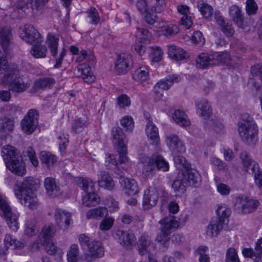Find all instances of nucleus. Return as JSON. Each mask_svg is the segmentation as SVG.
Here are the masks:
<instances>
[{
  "mask_svg": "<svg viewBox=\"0 0 262 262\" xmlns=\"http://www.w3.org/2000/svg\"><path fill=\"white\" fill-rule=\"evenodd\" d=\"M37 183L32 177H27L21 182H17L15 185V194L22 205L30 209L37 208L38 202L34 191Z\"/></svg>",
  "mask_w": 262,
  "mask_h": 262,
  "instance_id": "nucleus-1",
  "label": "nucleus"
},
{
  "mask_svg": "<svg viewBox=\"0 0 262 262\" xmlns=\"http://www.w3.org/2000/svg\"><path fill=\"white\" fill-rule=\"evenodd\" d=\"M242 119L238 124V131L242 140L250 145L255 144L258 140L257 124L247 114H243Z\"/></svg>",
  "mask_w": 262,
  "mask_h": 262,
  "instance_id": "nucleus-2",
  "label": "nucleus"
},
{
  "mask_svg": "<svg viewBox=\"0 0 262 262\" xmlns=\"http://www.w3.org/2000/svg\"><path fill=\"white\" fill-rule=\"evenodd\" d=\"M79 241L82 248L87 251L84 255V259L87 262H91L103 255L104 249L100 242L91 240L84 234L79 236Z\"/></svg>",
  "mask_w": 262,
  "mask_h": 262,
  "instance_id": "nucleus-3",
  "label": "nucleus"
},
{
  "mask_svg": "<svg viewBox=\"0 0 262 262\" xmlns=\"http://www.w3.org/2000/svg\"><path fill=\"white\" fill-rule=\"evenodd\" d=\"M77 183L78 186L86 193L83 198V203L87 207L97 205L100 200L99 196L96 194L94 191V183L90 179L79 178Z\"/></svg>",
  "mask_w": 262,
  "mask_h": 262,
  "instance_id": "nucleus-4",
  "label": "nucleus"
},
{
  "mask_svg": "<svg viewBox=\"0 0 262 262\" xmlns=\"http://www.w3.org/2000/svg\"><path fill=\"white\" fill-rule=\"evenodd\" d=\"M113 143L117 145L120 163H125L128 160L127 155V140L123 130L119 126H115L112 129Z\"/></svg>",
  "mask_w": 262,
  "mask_h": 262,
  "instance_id": "nucleus-5",
  "label": "nucleus"
},
{
  "mask_svg": "<svg viewBox=\"0 0 262 262\" xmlns=\"http://www.w3.org/2000/svg\"><path fill=\"white\" fill-rule=\"evenodd\" d=\"M159 223L161 225V231L156 240L161 244L165 245L170 239L169 236L172 230L178 227L179 223L176 216L171 215L164 217Z\"/></svg>",
  "mask_w": 262,
  "mask_h": 262,
  "instance_id": "nucleus-6",
  "label": "nucleus"
},
{
  "mask_svg": "<svg viewBox=\"0 0 262 262\" xmlns=\"http://www.w3.org/2000/svg\"><path fill=\"white\" fill-rule=\"evenodd\" d=\"M0 215L3 216L10 229L16 231L19 228L17 222L18 215L12 211V209L5 200L3 196L0 194Z\"/></svg>",
  "mask_w": 262,
  "mask_h": 262,
  "instance_id": "nucleus-7",
  "label": "nucleus"
},
{
  "mask_svg": "<svg viewBox=\"0 0 262 262\" xmlns=\"http://www.w3.org/2000/svg\"><path fill=\"white\" fill-rule=\"evenodd\" d=\"M228 58V54L226 53H216L214 56H208L207 54L202 53L199 55L196 59L197 68L206 69L217 64L219 61L226 62Z\"/></svg>",
  "mask_w": 262,
  "mask_h": 262,
  "instance_id": "nucleus-8",
  "label": "nucleus"
},
{
  "mask_svg": "<svg viewBox=\"0 0 262 262\" xmlns=\"http://www.w3.org/2000/svg\"><path fill=\"white\" fill-rule=\"evenodd\" d=\"M38 114L36 110H30L20 122L23 132L27 135L32 134L36 129L38 121Z\"/></svg>",
  "mask_w": 262,
  "mask_h": 262,
  "instance_id": "nucleus-9",
  "label": "nucleus"
},
{
  "mask_svg": "<svg viewBox=\"0 0 262 262\" xmlns=\"http://www.w3.org/2000/svg\"><path fill=\"white\" fill-rule=\"evenodd\" d=\"M164 3V0H138L136 6L142 14L147 11L160 13L163 10Z\"/></svg>",
  "mask_w": 262,
  "mask_h": 262,
  "instance_id": "nucleus-10",
  "label": "nucleus"
},
{
  "mask_svg": "<svg viewBox=\"0 0 262 262\" xmlns=\"http://www.w3.org/2000/svg\"><path fill=\"white\" fill-rule=\"evenodd\" d=\"M180 80V76L173 75L159 81L155 85L153 90L155 99L160 100L163 97V91L168 90L174 82H178Z\"/></svg>",
  "mask_w": 262,
  "mask_h": 262,
  "instance_id": "nucleus-11",
  "label": "nucleus"
},
{
  "mask_svg": "<svg viewBox=\"0 0 262 262\" xmlns=\"http://www.w3.org/2000/svg\"><path fill=\"white\" fill-rule=\"evenodd\" d=\"M164 162L163 160L161 157L158 156L156 155H152L148 160L144 162V165L142 169V173L146 177H152L156 170V167L158 169L165 170L167 169V166H161L159 162Z\"/></svg>",
  "mask_w": 262,
  "mask_h": 262,
  "instance_id": "nucleus-12",
  "label": "nucleus"
},
{
  "mask_svg": "<svg viewBox=\"0 0 262 262\" xmlns=\"http://www.w3.org/2000/svg\"><path fill=\"white\" fill-rule=\"evenodd\" d=\"M20 36L26 42L32 46L35 44H41L42 38L40 33L31 25H25Z\"/></svg>",
  "mask_w": 262,
  "mask_h": 262,
  "instance_id": "nucleus-13",
  "label": "nucleus"
},
{
  "mask_svg": "<svg viewBox=\"0 0 262 262\" xmlns=\"http://www.w3.org/2000/svg\"><path fill=\"white\" fill-rule=\"evenodd\" d=\"M159 199L158 190L153 187H149L144 191L142 205L144 210H148L155 206Z\"/></svg>",
  "mask_w": 262,
  "mask_h": 262,
  "instance_id": "nucleus-14",
  "label": "nucleus"
},
{
  "mask_svg": "<svg viewBox=\"0 0 262 262\" xmlns=\"http://www.w3.org/2000/svg\"><path fill=\"white\" fill-rule=\"evenodd\" d=\"M133 64L132 56L123 54L118 55L115 63V69L119 74H125L128 72Z\"/></svg>",
  "mask_w": 262,
  "mask_h": 262,
  "instance_id": "nucleus-15",
  "label": "nucleus"
},
{
  "mask_svg": "<svg viewBox=\"0 0 262 262\" xmlns=\"http://www.w3.org/2000/svg\"><path fill=\"white\" fill-rule=\"evenodd\" d=\"M166 142L172 154L176 155L185 152L184 145L177 135L174 134L167 135L166 137Z\"/></svg>",
  "mask_w": 262,
  "mask_h": 262,
  "instance_id": "nucleus-16",
  "label": "nucleus"
},
{
  "mask_svg": "<svg viewBox=\"0 0 262 262\" xmlns=\"http://www.w3.org/2000/svg\"><path fill=\"white\" fill-rule=\"evenodd\" d=\"M119 181L125 194L129 195H133L139 192V189L135 180L130 179L120 176Z\"/></svg>",
  "mask_w": 262,
  "mask_h": 262,
  "instance_id": "nucleus-17",
  "label": "nucleus"
},
{
  "mask_svg": "<svg viewBox=\"0 0 262 262\" xmlns=\"http://www.w3.org/2000/svg\"><path fill=\"white\" fill-rule=\"evenodd\" d=\"M236 204L241 205L243 213L247 214L255 211L258 206L259 202L257 200H250L246 197L239 196Z\"/></svg>",
  "mask_w": 262,
  "mask_h": 262,
  "instance_id": "nucleus-18",
  "label": "nucleus"
},
{
  "mask_svg": "<svg viewBox=\"0 0 262 262\" xmlns=\"http://www.w3.org/2000/svg\"><path fill=\"white\" fill-rule=\"evenodd\" d=\"M5 164L7 168L17 176H23L26 173L25 164L20 157Z\"/></svg>",
  "mask_w": 262,
  "mask_h": 262,
  "instance_id": "nucleus-19",
  "label": "nucleus"
},
{
  "mask_svg": "<svg viewBox=\"0 0 262 262\" xmlns=\"http://www.w3.org/2000/svg\"><path fill=\"white\" fill-rule=\"evenodd\" d=\"M98 185L108 190H113L115 186V182L110 174L105 171H100L98 174Z\"/></svg>",
  "mask_w": 262,
  "mask_h": 262,
  "instance_id": "nucleus-20",
  "label": "nucleus"
},
{
  "mask_svg": "<svg viewBox=\"0 0 262 262\" xmlns=\"http://www.w3.org/2000/svg\"><path fill=\"white\" fill-rule=\"evenodd\" d=\"M55 219L57 225L61 228L67 229L71 221V215L60 209H57L55 212Z\"/></svg>",
  "mask_w": 262,
  "mask_h": 262,
  "instance_id": "nucleus-21",
  "label": "nucleus"
},
{
  "mask_svg": "<svg viewBox=\"0 0 262 262\" xmlns=\"http://www.w3.org/2000/svg\"><path fill=\"white\" fill-rule=\"evenodd\" d=\"M8 84L9 90L17 94L24 92L30 86V84L25 82L23 78L20 77H15Z\"/></svg>",
  "mask_w": 262,
  "mask_h": 262,
  "instance_id": "nucleus-22",
  "label": "nucleus"
},
{
  "mask_svg": "<svg viewBox=\"0 0 262 262\" xmlns=\"http://www.w3.org/2000/svg\"><path fill=\"white\" fill-rule=\"evenodd\" d=\"M44 186L47 194L52 198H55L61 194L59 187L57 185L55 179L48 177L44 181Z\"/></svg>",
  "mask_w": 262,
  "mask_h": 262,
  "instance_id": "nucleus-23",
  "label": "nucleus"
},
{
  "mask_svg": "<svg viewBox=\"0 0 262 262\" xmlns=\"http://www.w3.org/2000/svg\"><path fill=\"white\" fill-rule=\"evenodd\" d=\"M56 232L55 226L52 224L45 225L38 235L36 241L49 243L52 240Z\"/></svg>",
  "mask_w": 262,
  "mask_h": 262,
  "instance_id": "nucleus-24",
  "label": "nucleus"
},
{
  "mask_svg": "<svg viewBox=\"0 0 262 262\" xmlns=\"http://www.w3.org/2000/svg\"><path fill=\"white\" fill-rule=\"evenodd\" d=\"M117 235L120 243L126 248H131L136 242V238L134 234L129 231L118 230Z\"/></svg>",
  "mask_w": 262,
  "mask_h": 262,
  "instance_id": "nucleus-25",
  "label": "nucleus"
},
{
  "mask_svg": "<svg viewBox=\"0 0 262 262\" xmlns=\"http://www.w3.org/2000/svg\"><path fill=\"white\" fill-rule=\"evenodd\" d=\"M229 15L232 20L238 27L244 28V16L241 8L232 5L229 8Z\"/></svg>",
  "mask_w": 262,
  "mask_h": 262,
  "instance_id": "nucleus-26",
  "label": "nucleus"
},
{
  "mask_svg": "<svg viewBox=\"0 0 262 262\" xmlns=\"http://www.w3.org/2000/svg\"><path fill=\"white\" fill-rule=\"evenodd\" d=\"M240 159L245 170L249 173H253L259 168L258 164L252 159L247 151H243L241 154Z\"/></svg>",
  "mask_w": 262,
  "mask_h": 262,
  "instance_id": "nucleus-27",
  "label": "nucleus"
},
{
  "mask_svg": "<svg viewBox=\"0 0 262 262\" xmlns=\"http://www.w3.org/2000/svg\"><path fill=\"white\" fill-rule=\"evenodd\" d=\"M145 131L147 136L150 140V144L157 145L159 142L158 129L149 119L147 120Z\"/></svg>",
  "mask_w": 262,
  "mask_h": 262,
  "instance_id": "nucleus-28",
  "label": "nucleus"
},
{
  "mask_svg": "<svg viewBox=\"0 0 262 262\" xmlns=\"http://www.w3.org/2000/svg\"><path fill=\"white\" fill-rule=\"evenodd\" d=\"M1 155L5 164L20 157L17 149L9 145H6L2 147Z\"/></svg>",
  "mask_w": 262,
  "mask_h": 262,
  "instance_id": "nucleus-29",
  "label": "nucleus"
},
{
  "mask_svg": "<svg viewBox=\"0 0 262 262\" xmlns=\"http://www.w3.org/2000/svg\"><path fill=\"white\" fill-rule=\"evenodd\" d=\"M196 111L200 116L205 119L208 118L212 114V110L208 101L202 99L195 102Z\"/></svg>",
  "mask_w": 262,
  "mask_h": 262,
  "instance_id": "nucleus-30",
  "label": "nucleus"
},
{
  "mask_svg": "<svg viewBox=\"0 0 262 262\" xmlns=\"http://www.w3.org/2000/svg\"><path fill=\"white\" fill-rule=\"evenodd\" d=\"M168 54L170 58L176 61L183 60L189 57L188 53L182 48L175 45L168 46Z\"/></svg>",
  "mask_w": 262,
  "mask_h": 262,
  "instance_id": "nucleus-31",
  "label": "nucleus"
},
{
  "mask_svg": "<svg viewBox=\"0 0 262 262\" xmlns=\"http://www.w3.org/2000/svg\"><path fill=\"white\" fill-rule=\"evenodd\" d=\"M184 178L188 181V185L195 186L201 182V176L198 171L189 168L182 172Z\"/></svg>",
  "mask_w": 262,
  "mask_h": 262,
  "instance_id": "nucleus-32",
  "label": "nucleus"
},
{
  "mask_svg": "<svg viewBox=\"0 0 262 262\" xmlns=\"http://www.w3.org/2000/svg\"><path fill=\"white\" fill-rule=\"evenodd\" d=\"M226 225L216 219H213L207 227L206 233L208 236H217Z\"/></svg>",
  "mask_w": 262,
  "mask_h": 262,
  "instance_id": "nucleus-33",
  "label": "nucleus"
},
{
  "mask_svg": "<svg viewBox=\"0 0 262 262\" xmlns=\"http://www.w3.org/2000/svg\"><path fill=\"white\" fill-rule=\"evenodd\" d=\"M12 34L11 29L9 28H0V41L4 50H7L11 43Z\"/></svg>",
  "mask_w": 262,
  "mask_h": 262,
  "instance_id": "nucleus-34",
  "label": "nucleus"
},
{
  "mask_svg": "<svg viewBox=\"0 0 262 262\" xmlns=\"http://www.w3.org/2000/svg\"><path fill=\"white\" fill-rule=\"evenodd\" d=\"M188 186V181L183 177L182 173H180L177 179L174 180L172 187L175 192L179 194H183L186 190V187Z\"/></svg>",
  "mask_w": 262,
  "mask_h": 262,
  "instance_id": "nucleus-35",
  "label": "nucleus"
},
{
  "mask_svg": "<svg viewBox=\"0 0 262 262\" xmlns=\"http://www.w3.org/2000/svg\"><path fill=\"white\" fill-rule=\"evenodd\" d=\"M14 120L13 118L5 117L0 120V134L7 135L13 130Z\"/></svg>",
  "mask_w": 262,
  "mask_h": 262,
  "instance_id": "nucleus-36",
  "label": "nucleus"
},
{
  "mask_svg": "<svg viewBox=\"0 0 262 262\" xmlns=\"http://www.w3.org/2000/svg\"><path fill=\"white\" fill-rule=\"evenodd\" d=\"M107 214V209L106 207H99L88 210L86 217L88 219L99 220L106 216Z\"/></svg>",
  "mask_w": 262,
  "mask_h": 262,
  "instance_id": "nucleus-37",
  "label": "nucleus"
},
{
  "mask_svg": "<svg viewBox=\"0 0 262 262\" xmlns=\"http://www.w3.org/2000/svg\"><path fill=\"white\" fill-rule=\"evenodd\" d=\"M172 118L175 122L181 126H188L190 124V122L185 113L180 110L174 112L172 114Z\"/></svg>",
  "mask_w": 262,
  "mask_h": 262,
  "instance_id": "nucleus-38",
  "label": "nucleus"
},
{
  "mask_svg": "<svg viewBox=\"0 0 262 262\" xmlns=\"http://www.w3.org/2000/svg\"><path fill=\"white\" fill-rule=\"evenodd\" d=\"M49 0H18L16 7L19 9H23L25 7H28L30 5L33 8L36 9L43 6Z\"/></svg>",
  "mask_w": 262,
  "mask_h": 262,
  "instance_id": "nucleus-39",
  "label": "nucleus"
},
{
  "mask_svg": "<svg viewBox=\"0 0 262 262\" xmlns=\"http://www.w3.org/2000/svg\"><path fill=\"white\" fill-rule=\"evenodd\" d=\"M143 14H145L144 19L148 24L154 25L158 28H163L165 26V22L159 19L155 14L151 13L149 11L144 12Z\"/></svg>",
  "mask_w": 262,
  "mask_h": 262,
  "instance_id": "nucleus-40",
  "label": "nucleus"
},
{
  "mask_svg": "<svg viewBox=\"0 0 262 262\" xmlns=\"http://www.w3.org/2000/svg\"><path fill=\"white\" fill-rule=\"evenodd\" d=\"M231 212L230 208L225 205H220L216 211L218 217L216 219L227 225L229 222L228 217L231 214Z\"/></svg>",
  "mask_w": 262,
  "mask_h": 262,
  "instance_id": "nucleus-41",
  "label": "nucleus"
},
{
  "mask_svg": "<svg viewBox=\"0 0 262 262\" xmlns=\"http://www.w3.org/2000/svg\"><path fill=\"white\" fill-rule=\"evenodd\" d=\"M151 240L148 235L143 234L137 242L138 252L141 255L147 253V248L150 245Z\"/></svg>",
  "mask_w": 262,
  "mask_h": 262,
  "instance_id": "nucleus-42",
  "label": "nucleus"
},
{
  "mask_svg": "<svg viewBox=\"0 0 262 262\" xmlns=\"http://www.w3.org/2000/svg\"><path fill=\"white\" fill-rule=\"evenodd\" d=\"M40 159L41 162L45 164L48 168L53 166L57 162L56 157L51 152L46 151L40 152Z\"/></svg>",
  "mask_w": 262,
  "mask_h": 262,
  "instance_id": "nucleus-43",
  "label": "nucleus"
},
{
  "mask_svg": "<svg viewBox=\"0 0 262 262\" xmlns=\"http://www.w3.org/2000/svg\"><path fill=\"white\" fill-rule=\"evenodd\" d=\"M4 245L6 250L10 247L14 246L15 249H21L25 247V243L17 241L13 235L7 234L4 238Z\"/></svg>",
  "mask_w": 262,
  "mask_h": 262,
  "instance_id": "nucleus-44",
  "label": "nucleus"
},
{
  "mask_svg": "<svg viewBox=\"0 0 262 262\" xmlns=\"http://www.w3.org/2000/svg\"><path fill=\"white\" fill-rule=\"evenodd\" d=\"M133 78L139 82L147 80L149 78V71L146 66H142L137 69L133 74Z\"/></svg>",
  "mask_w": 262,
  "mask_h": 262,
  "instance_id": "nucleus-45",
  "label": "nucleus"
},
{
  "mask_svg": "<svg viewBox=\"0 0 262 262\" xmlns=\"http://www.w3.org/2000/svg\"><path fill=\"white\" fill-rule=\"evenodd\" d=\"M44 246L47 252L50 255L54 254L56 251V247L53 242V240H50L49 243H44L43 242H34L32 245V248L38 249L41 246Z\"/></svg>",
  "mask_w": 262,
  "mask_h": 262,
  "instance_id": "nucleus-46",
  "label": "nucleus"
},
{
  "mask_svg": "<svg viewBox=\"0 0 262 262\" xmlns=\"http://www.w3.org/2000/svg\"><path fill=\"white\" fill-rule=\"evenodd\" d=\"M58 38L50 33L48 34L47 43L49 48L51 55L55 57L57 55Z\"/></svg>",
  "mask_w": 262,
  "mask_h": 262,
  "instance_id": "nucleus-47",
  "label": "nucleus"
},
{
  "mask_svg": "<svg viewBox=\"0 0 262 262\" xmlns=\"http://www.w3.org/2000/svg\"><path fill=\"white\" fill-rule=\"evenodd\" d=\"M251 73L253 76H257L260 80L261 85L257 84L256 82L254 83V85L257 91L262 92V64H258L252 67L251 69Z\"/></svg>",
  "mask_w": 262,
  "mask_h": 262,
  "instance_id": "nucleus-48",
  "label": "nucleus"
},
{
  "mask_svg": "<svg viewBox=\"0 0 262 262\" xmlns=\"http://www.w3.org/2000/svg\"><path fill=\"white\" fill-rule=\"evenodd\" d=\"M31 54L35 58H43L46 56L47 49L45 46H41L40 44H35L30 51Z\"/></svg>",
  "mask_w": 262,
  "mask_h": 262,
  "instance_id": "nucleus-49",
  "label": "nucleus"
},
{
  "mask_svg": "<svg viewBox=\"0 0 262 262\" xmlns=\"http://www.w3.org/2000/svg\"><path fill=\"white\" fill-rule=\"evenodd\" d=\"M89 123L86 119L78 118L75 119L72 125V130L74 133L81 132L82 129L88 125Z\"/></svg>",
  "mask_w": 262,
  "mask_h": 262,
  "instance_id": "nucleus-50",
  "label": "nucleus"
},
{
  "mask_svg": "<svg viewBox=\"0 0 262 262\" xmlns=\"http://www.w3.org/2000/svg\"><path fill=\"white\" fill-rule=\"evenodd\" d=\"M55 83V80L52 78L47 77L39 79L36 80L34 84V88L36 90L50 88Z\"/></svg>",
  "mask_w": 262,
  "mask_h": 262,
  "instance_id": "nucleus-51",
  "label": "nucleus"
},
{
  "mask_svg": "<svg viewBox=\"0 0 262 262\" xmlns=\"http://www.w3.org/2000/svg\"><path fill=\"white\" fill-rule=\"evenodd\" d=\"M37 231L36 221L33 219L28 220L25 224L24 233L26 235L32 236L35 235Z\"/></svg>",
  "mask_w": 262,
  "mask_h": 262,
  "instance_id": "nucleus-52",
  "label": "nucleus"
},
{
  "mask_svg": "<svg viewBox=\"0 0 262 262\" xmlns=\"http://www.w3.org/2000/svg\"><path fill=\"white\" fill-rule=\"evenodd\" d=\"M198 8L202 15L205 18H209L213 14L212 7L205 3L202 2L199 3Z\"/></svg>",
  "mask_w": 262,
  "mask_h": 262,
  "instance_id": "nucleus-53",
  "label": "nucleus"
},
{
  "mask_svg": "<svg viewBox=\"0 0 262 262\" xmlns=\"http://www.w3.org/2000/svg\"><path fill=\"white\" fill-rule=\"evenodd\" d=\"M104 216L105 217L102 220L99 225V229L103 231L111 229L115 222V219L113 217L107 215Z\"/></svg>",
  "mask_w": 262,
  "mask_h": 262,
  "instance_id": "nucleus-54",
  "label": "nucleus"
},
{
  "mask_svg": "<svg viewBox=\"0 0 262 262\" xmlns=\"http://www.w3.org/2000/svg\"><path fill=\"white\" fill-rule=\"evenodd\" d=\"M121 125L126 131L131 132L134 127V122L132 117L125 116L120 120Z\"/></svg>",
  "mask_w": 262,
  "mask_h": 262,
  "instance_id": "nucleus-55",
  "label": "nucleus"
},
{
  "mask_svg": "<svg viewBox=\"0 0 262 262\" xmlns=\"http://www.w3.org/2000/svg\"><path fill=\"white\" fill-rule=\"evenodd\" d=\"M78 247L77 245L73 244L67 254L68 262H77L78 256Z\"/></svg>",
  "mask_w": 262,
  "mask_h": 262,
  "instance_id": "nucleus-56",
  "label": "nucleus"
},
{
  "mask_svg": "<svg viewBox=\"0 0 262 262\" xmlns=\"http://www.w3.org/2000/svg\"><path fill=\"white\" fill-rule=\"evenodd\" d=\"M225 262H240L236 250L233 248L228 249Z\"/></svg>",
  "mask_w": 262,
  "mask_h": 262,
  "instance_id": "nucleus-57",
  "label": "nucleus"
},
{
  "mask_svg": "<svg viewBox=\"0 0 262 262\" xmlns=\"http://www.w3.org/2000/svg\"><path fill=\"white\" fill-rule=\"evenodd\" d=\"M242 253L245 257L252 258L254 262L261 261L260 256L256 254V251L252 248H244L242 250Z\"/></svg>",
  "mask_w": 262,
  "mask_h": 262,
  "instance_id": "nucleus-58",
  "label": "nucleus"
},
{
  "mask_svg": "<svg viewBox=\"0 0 262 262\" xmlns=\"http://www.w3.org/2000/svg\"><path fill=\"white\" fill-rule=\"evenodd\" d=\"M173 160L178 168H182L183 167L187 169L189 168V165L184 157L181 155L175 156Z\"/></svg>",
  "mask_w": 262,
  "mask_h": 262,
  "instance_id": "nucleus-59",
  "label": "nucleus"
},
{
  "mask_svg": "<svg viewBox=\"0 0 262 262\" xmlns=\"http://www.w3.org/2000/svg\"><path fill=\"white\" fill-rule=\"evenodd\" d=\"M257 10V5L253 0H247L246 10L248 15L255 14Z\"/></svg>",
  "mask_w": 262,
  "mask_h": 262,
  "instance_id": "nucleus-60",
  "label": "nucleus"
},
{
  "mask_svg": "<svg viewBox=\"0 0 262 262\" xmlns=\"http://www.w3.org/2000/svg\"><path fill=\"white\" fill-rule=\"evenodd\" d=\"M207 249V247L204 246H201L198 248L196 253L200 255L199 262H209V257L205 252Z\"/></svg>",
  "mask_w": 262,
  "mask_h": 262,
  "instance_id": "nucleus-61",
  "label": "nucleus"
},
{
  "mask_svg": "<svg viewBox=\"0 0 262 262\" xmlns=\"http://www.w3.org/2000/svg\"><path fill=\"white\" fill-rule=\"evenodd\" d=\"M191 40L194 44L199 46L204 45L205 41V38L200 31H195L192 36Z\"/></svg>",
  "mask_w": 262,
  "mask_h": 262,
  "instance_id": "nucleus-62",
  "label": "nucleus"
},
{
  "mask_svg": "<svg viewBox=\"0 0 262 262\" xmlns=\"http://www.w3.org/2000/svg\"><path fill=\"white\" fill-rule=\"evenodd\" d=\"M68 135H62L59 136L58 137V139L59 140V148L61 154L62 155L64 153L65 150L66 149L67 144L69 142L68 140Z\"/></svg>",
  "mask_w": 262,
  "mask_h": 262,
  "instance_id": "nucleus-63",
  "label": "nucleus"
},
{
  "mask_svg": "<svg viewBox=\"0 0 262 262\" xmlns=\"http://www.w3.org/2000/svg\"><path fill=\"white\" fill-rule=\"evenodd\" d=\"M88 17L91 19V24L96 25L100 20L98 12L95 8H91Z\"/></svg>",
  "mask_w": 262,
  "mask_h": 262,
  "instance_id": "nucleus-64",
  "label": "nucleus"
}]
</instances>
